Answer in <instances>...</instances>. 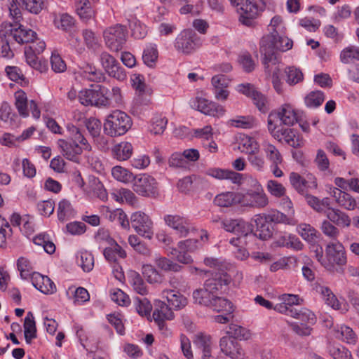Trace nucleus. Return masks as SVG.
I'll return each mask as SVG.
<instances>
[{"label":"nucleus","mask_w":359,"mask_h":359,"mask_svg":"<svg viewBox=\"0 0 359 359\" xmlns=\"http://www.w3.org/2000/svg\"><path fill=\"white\" fill-rule=\"evenodd\" d=\"M327 261L323 265L330 270L334 265L343 266L346 264L344 247L339 242L330 243L325 248Z\"/></svg>","instance_id":"10"},{"label":"nucleus","mask_w":359,"mask_h":359,"mask_svg":"<svg viewBox=\"0 0 359 359\" xmlns=\"http://www.w3.org/2000/svg\"><path fill=\"white\" fill-rule=\"evenodd\" d=\"M18 5L29 13L39 15L45 7L43 0H15Z\"/></svg>","instance_id":"36"},{"label":"nucleus","mask_w":359,"mask_h":359,"mask_svg":"<svg viewBox=\"0 0 359 359\" xmlns=\"http://www.w3.org/2000/svg\"><path fill=\"white\" fill-rule=\"evenodd\" d=\"M330 194L337 204L346 210H353L357 207L359 208V202L357 203L355 198L347 192L338 188H333L331 189Z\"/></svg>","instance_id":"24"},{"label":"nucleus","mask_w":359,"mask_h":359,"mask_svg":"<svg viewBox=\"0 0 359 359\" xmlns=\"http://www.w3.org/2000/svg\"><path fill=\"white\" fill-rule=\"evenodd\" d=\"M107 93V88L106 87L96 85L93 89L81 90L78 94V98L80 103L85 106L107 107L108 102L104 97Z\"/></svg>","instance_id":"7"},{"label":"nucleus","mask_w":359,"mask_h":359,"mask_svg":"<svg viewBox=\"0 0 359 359\" xmlns=\"http://www.w3.org/2000/svg\"><path fill=\"white\" fill-rule=\"evenodd\" d=\"M77 262L84 271L89 272L94 266V258L90 253L83 252L77 257Z\"/></svg>","instance_id":"54"},{"label":"nucleus","mask_w":359,"mask_h":359,"mask_svg":"<svg viewBox=\"0 0 359 359\" xmlns=\"http://www.w3.org/2000/svg\"><path fill=\"white\" fill-rule=\"evenodd\" d=\"M154 262L158 269L165 272H180L183 268L172 260L158 255H156Z\"/></svg>","instance_id":"32"},{"label":"nucleus","mask_w":359,"mask_h":359,"mask_svg":"<svg viewBox=\"0 0 359 359\" xmlns=\"http://www.w3.org/2000/svg\"><path fill=\"white\" fill-rule=\"evenodd\" d=\"M132 125V119L126 112L115 110L107 116L104 132L110 137H118L126 134Z\"/></svg>","instance_id":"4"},{"label":"nucleus","mask_w":359,"mask_h":359,"mask_svg":"<svg viewBox=\"0 0 359 359\" xmlns=\"http://www.w3.org/2000/svg\"><path fill=\"white\" fill-rule=\"evenodd\" d=\"M194 106L201 112L212 116H221L225 111L222 106L215 102H209L205 98L197 97L194 102Z\"/></svg>","instance_id":"25"},{"label":"nucleus","mask_w":359,"mask_h":359,"mask_svg":"<svg viewBox=\"0 0 359 359\" xmlns=\"http://www.w3.org/2000/svg\"><path fill=\"white\" fill-rule=\"evenodd\" d=\"M34 243L37 245L42 246L45 252L48 254H53L55 251V245L51 242L48 235L46 234H39L34 238Z\"/></svg>","instance_id":"51"},{"label":"nucleus","mask_w":359,"mask_h":359,"mask_svg":"<svg viewBox=\"0 0 359 359\" xmlns=\"http://www.w3.org/2000/svg\"><path fill=\"white\" fill-rule=\"evenodd\" d=\"M325 100L324 94L322 91L317 90L310 93L305 97V103L309 107H318L322 104Z\"/></svg>","instance_id":"53"},{"label":"nucleus","mask_w":359,"mask_h":359,"mask_svg":"<svg viewBox=\"0 0 359 359\" xmlns=\"http://www.w3.org/2000/svg\"><path fill=\"white\" fill-rule=\"evenodd\" d=\"M209 308L217 312L224 311L228 315H231L234 311L233 305L231 302L217 295L214 297Z\"/></svg>","instance_id":"38"},{"label":"nucleus","mask_w":359,"mask_h":359,"mask_svg":"<svg viewBox=\"0 0 359 359\" xmlns=\"http://www.w3.org/2000/svg\"><path fill=\"white\" fill-rule=\"evenodd\" d=\"M238 62L245 72H251L255 68V62L248 53L241 54L238 57Z\"/></svg>","instance_id":"62"},{"label":"nucleus","mask_w":359,"mask_h":359,"mask_svg":"<svg viewBox=\"0 0 359 359\" xmlns=\"http://www.w3.org/2000/svg\"><path fill=\"white\" fill-rule=\"evenodd\" d=\"M295 314H292V318L300 320L301 323L313 325L316 322V317L315 314L308 309H295Z\"/></svg>","instance_id":"45"},{"label":"nucleus","mask_w":359,"mask_h":359,"mask_svg":"<svg viewBox=\"0 0 359 359\" xmlns=\"http://www.w3.org/2000/svg\"><path fill=\"white\" fill-rule=\"evenodd\" d=\"M276 124L270 123L268 126L269 133L278 142H281L283 139L290 146L297 148L301 147L302 141L297 133L293 128H281L277 129Z\"/></svg>","instance_id":"13"},{"label":"nucleus","mask_w":359,"mask_h":359,"mask_svg":"<svg viewBox=\"0 0 359 359\" xmlns=\"http://www.w3.org/2000/svg\"><path fill=\"white\" fill-rule=\"evenodd\" d=\"M325 214L330 222L337 226H349L351 224L350 217L338 209L329 208Z\"/></svg>","instance_id":"33"},{"label":"nucleus","mask_w":359,"mask_h":359,"mask_svg":"<svg viewBox=\"0 0 359 359\" xmlns=\"http://www.w3.org/2000/svg\"><path fill=\"white\" fill-rule=\"evenodd\" d=\"M76 212L68 200L63 199L57 208V218L60 222H65L74 217Z\"/></svg>","instance_id":"39"},{"label":"nucleus","mask_w":359,"mask_h":359,"mask_svg":"<svg viewBox=\"0 0 359 359\" xmlns=\"http://www.w3.org/2000/svg\"><path fill=\"white\" fill-rule=\"evenodd\" d=\"M292 47V41L286 36H281L276 29L266 34L260 39L259 53L262 57V64L265 71H271L270 65H277L280 62L278 51L284 52Z\"/></svg>","instance_id":"1"},{"label":"nucleus","mask_w":359,"mask_h":359,"mask_svg":"<svg viewBox=\"0 0 359 359\" xmlns=\"http://www.w3.org/2000/svg\"><path fill=\"white\" fill-rule=\"evenodd\" d=\"M158 58V50L154 46H147L142 55L144 62L149 67H153Z\"/></svg>","instance_id":"56"},{"label":"nucleus","mask_w":359,"mask_h":359,"mask_svg":"<svg viewBox=\"0 0 359 359\" xmlns=\"http://www.w3.org/2000/svg\"><path fill=\"white\" fill-rule=\"evenodd\" d=\"M327 351L333 359H353L351 351L341 344H330Z\"/></svg>","instance_id":"42"},{"label":"nucleus","mask_w":359,"mask_h":359,"mask_svg":"<svg viewBox=\"0 0 359 359\" xmlns=\"http://www.w3.org/2000/svg\"><path fill=\"white\" fill-rule=\"evenodd\" d=\"M143 275L146 280L151 284L161 283L164 279V276L159 272L154 266L146 264L143 266Z\"/></svg>","instance_id":"43"},{"label":"nucleus","mask_w":359,"mask_h":359,"mask_svg":"<svg viewBox=\"0 0 359 359\" xmlns=\"http://www.w3.org/2000/svg\"><path fill=\"white\" fill-rule=\"evenodd\" d=\"M338 332L340 334L338 337L348 344H355L357 341L356 334L353 330L348 326H341Z\"/></svg>","instance_id":"61"},{"label":"nucleus","mask_w":359,"mask_h":359,"mask_svg":"<svg viewBox=\"0 0 359 359\" xmlns=\"http://www.w3.org/2000/svg\"><path fill=\"white\" fill-rule=\"evenodd\" d=\"M133 150V148L130 143L122 142L114 147L112 155L118 161H126L131 156Z\"/></svg>","instance_id":"35"},{"label":"nucleus","mask_w":359,"mask_h":359,"mask_svg":"<svg viewBox=\"0 0 359 359\" xmlns=\"http://www.w3.org/2000/svg\"><path fill=\"white\" fill-rule=\"evenodd\" d=\"M237 195L234 192L227 191L217 195L214 203L219 207H229L237 202Z\"/></svg>","instance_id":"46"},{"label":"nucleus","mask_w":359,"mask_h":359,"mask_svg":"<svg viewBox=\"0 0 359 359\" xmlns=\"http://www.w3.org/2000/svg\"><path fill=\"white\" fill-rule=\"evenodd\" d=\"M340 58L344 63L351 62L354 59L359 60V48L354 46L345 48L341 53Z\"/></svg>","instance_id":"60"},{"label":"nucleus","mask_w":359,"mask_h":359,"mask_svg":"<svg viewBox=\"0 0 359 359\" xmlns=\"http://www.w3.org/2000/svg\"><path fill=\"white\" fill-rule=\"evenodd\" d=\"M131 284L133 290L141 295H146L148 290L145 283L139 273H134L131 276Z\"/></svg>","instance_id":"58"},{"label":"nucleus","mask_w":359,"mask_h":359,"mask_svg":"<svg viewBox=\"0 0 359 359\" xmlns=\"http://www.w3.org/2000/svg\"><path fill=\"white\" fill-rule=\"evenodd\" d=\"M290 182L292 186L300 194H306L307 188L316 187L317 184L315 181L309 182L304 179L299 174L292 172L290 175Z\"/></svg>","instance_id":"34"},{"label":"nucleus","mask_w":359,"mask_h":359,"mask_svg":"<svg viewBox=\"0 0 359 359\" xmlns=\"http://www.w3.org/2000/svg\"><path fill=\"white\" fill-rule=\"evenodd\" d=\"M219 347L222 353L233 359H241L244 351L240 344L232 336H224L220 339Z\"/></svg>","instance_id":"18"},{"label":"nucleus","mask_w":359,"mask_h":359,"mask_svg":"<svg viewBox=\"0 0 359 359\" xmlns=\"http://www.w3.org/2000/svg\"><path fill=\"white\" fill-rule=\"evenodd\" d=\"M95 240L100 245V248L103 247L102 245L108 246L116 241L110 236L109 231L103 229L97 231L95 236Z\"/></svg>","instance_id":"63"},{"label":"nucleus","mask_w":359,"mask_h":359,"mask_svg":"<svg viewBox=\"0 0 359 359\" xmlns=\"http://www.w3.org/2000/svg\"><path fill=\"white\" fill-rule=\"evenodd\" d=\"M126 36V27L119 24L107 28L103 32L106 46L110 50L115 52L123 48Z\"/></svg>","instance_id":"6"},{"label":"nucleus","mask_w":359,"mask_h":359,"mask_svg":"<svg viewBox=\"0 0 359 359\" xmlns=\"http://www.w3.org/2000/svg\"><path fill=\"white\" fill-rule=\"evenodd\" d=\"M263 147L266 157L270 163V165L283 163V157L275 145L266 142L263 144Z\"/></svg>","instance_id":"37"},{"label":"nucleus","mask_w":359,"mask_h":359,"mask_svg":"<svg viewBox=\"0 0 359 359\" xmlns=\"http://www.w3.org/2000/svg\"><path fill=\"white\" fill-rule=\"evenodd\" d=\"M238 90L242 94L250 97L257 109L262 113L269 110L266 97L250 83H242L238 86Z\"/></svg>","instance_id":"15"},{"label":"nucleus","mask_w":359,"mask_h":359,"mask_svg":"<svg viewBox=\"0 0 359 359\" xmlns=\"http://www.w3.org/2000/svg\"><path fill=\"white\" fill-rule=\"evenodd\" d=\"M162 297L165 299L168 305L173 309H180L187 304V299L181 293L172 290H164L162 292Z\"/></svg>","instance_id":"29"},{"label":"nucleus","mask_w":359,"mask_h":359,"mask_svg":"<svg viewBox=\"0 0 359 359\" xmlns=\"http://www.w3.org/2000/svg\"><path fill=\"white\" fill-rule=\"evenodd\" d=\"M231 281V278L227 273L216 274L215 277L209 278L205 280L203 287L212 294L222 288L223 285H228Z\"/></svg>","instance_id":"27"},{"label":"nucleus","mask_w":359,"mask_h":359,"mask_svg":"<svg viewBox=\"0 0 359 359\" xmlns=\"http://www.w3.org/2000/svg\"><path fill=\"white\" fill-rule=\"evenodd\" d=\"M133 81V86L136 90V96L133 100L134 106L139 108L141 106L148 105L151 102V89L139 77Z\"/></svg>","instance_id":"22"},{"label":"nucleus","mask_w":359,"mask_h":359,"mask_svg":"<svg viewBox=\"0 0 359 359\" xmlns=\"http://www.w3.org/2000/svg\"><path fill=\"white\" fill-rule=\"evenodd\" d=\"M81 75L88 81L97 83L102 82L105 79L104 74L92 65H87L83 69Z\"/></svg>","instance_id":"44"},{"label":"nucleus","mask_w":359,"mask_h":359,"mask_svg":"<svg viewBox=\"0 0 359 359\" xmlns=\"http://www.w3.org/2000/svg\"><path fill=\"white\" fill-rule=\"evenodd\" d=\"M174 317L172 308L165 302L161 300H156L154 302V311L153 318L155 322L158 323L160 329H163L165 326V320H172Z\"/></svg>","instance_id":"20"},{"label":"nucleus","mask_w":359,"mask_h":359,"mask_svg":"<svg viewBox=\"0 0 359 359\" xmlns=\"http://www.w3.org/2000/svg\"><path fill=\"white\" fill-rule=\"evenodd\" d=\"M163 219L181 237L187 236L193 228L189 219L179 215H166Z\"/></svg>","instance_id":"16"},{"label":"nucleus","mask_w":359,"mask_h":359,"mask_svg":"<svg viewBox=\"0 0 359 359\" xmlns=\"http://www.w3.org/2000/svg\"><path fill=\"white\" fill-rule=\"evenodd\" d=\"M76 11L80 18L86 23L95 18V11L88 0H77Z\"/></svg>","instance_id":"31"},{"label":"nucleus","mask_w":359,"mask_h":359,"mask_svg":"<svg viewBox=\"0 0 359 359\" xmlns=\"http://www.w3.org/2000/svg\"><path fill=\"white\" fill-rule=\"evenodd\" d=\"M9 36L20 44L34 42L36 33L30 29H27L21 24L10 25Z\"/></svg>","instance_id":"19"},{"label":"nucleus","mask_w":359,"mask_h":359,"mask_svg":"<svg viewBox=\"0 0 359 359\" xmlns=\"http://www.w3.org/2000/svg\"><path fill=\"white\" fill-rule=\"evenodd\" d=\"M203 43L201 38L191 29L182 31L175 38L174 46L177 52L189 55L199 48Z\"/></svg>","instance_id":"5"},{"label":"nucleus","mask_w":359,"mask_h":359,"mask_svg":"<svg viewBox=\"0 0 359 359\" xmlns=\"http://www.w3.org/2000/svg\"><path fill=\"white\" fill-rule=\"evenodd\" d=\"M17 269L20 272L21 278L24 280L29 278H32V274L35 273L33 271V267L30 262L23 257H20L17 260Z\"/></svg>","instance_id":"48"},{"label":"nucleus","mask_w":359,"mask_h":359,"mask_svg":"<svg viewBox=\"0 0 359 359\" xmlns=\"http://www.w3.org/2000/svg\"><path fill=\"white\" fill-rule=\"evenodd\" d=\"M15 104L19 114L23 117H27L29 116V111L27 109L28 100L26 93L22 90L17 91L15 93Z\"/></svg>","instance_id":"47"},{"label":"nucleus","mask_w":359,"mask_h":359,"mask_svg":"<svg viewBox=\"0 0 359 359\" xmlns=\"http://www.w3.org/2000/svg\"><path fill=\"white\" fill-rule=\"evenodd\" d=\"M222 225L226 231L238 235L247 236L252 233L251 225L242 219H226L222 222Z\"/></svg>","instance_id":"21"},{"label":"nucleus","mask_w":359,"mask_h":359,"mask_svg":"<svg viewBox=\"0 0 359 359\" xmlns=\"http://www.w3.org/2000/svg\"><path fill=\"white\" fill-rule=\"evenodd\" d=\"M254 221L256 227L253 236L260 240L266 241L273 234V223H286L288 219L283 213L278 210H272L268 214L255 215Z\"/></svg>","instance_id":"3"},{"label":"nucleus","mask_w":359,"mask_h":359,"mask_svg":"<svg viewBox=\"0 0 359 359\" xmlns=\"http://www.w3.org/2000/svg\"><path fill=\"white\" fill-rule=\"evenodd\" d=\"M103 255L109 263L116 264L118 258L124 259L127 254L123 248L115 241L104 248Z\"/></svg>","instance_id":"30"},{"label":"nucleus","mask_w":359,"mask_h":359,"mask_svg":"<svg viewBox=\"0 0 359 359\" xmlns=\"http://www.w3.org/2000/svg\"><path fill=\"white\" fill-rule=\"evenodd\" d=\"M194 344L201 352V359H214L212 355V342L210 335L200 332L194 336Z\"/></svg>","instance_id":"23"},{"label":"nucleus","mask_w":359,"mask_h":359,"mask_svg":"<svg viewBox=\"0 0 359 359\" xmlns=\"http://www.w3.org/2000/svg\"><path fill=\"white\" fill-rule=\"evenodd\" d=\"M135 301L136 302L135 309L141 316H147L150 314L152 306L147 298L137 297Z\"/></svg>","instance_id":"59"},{"label":"nucleus","mask_w":359,"mask_h":359,"mask_svg":"<svg viewBox=\"0 0 359 359\" xmlns=\"http://www.w3.org/2000/svg\"><path fill=\"white\" fill-rule=\"evenodd\" d=\"M24 334L26 342L30 344L36 337V327L32 312H28L24 322Z\"/></svg>","instance_id":"40"},{"label":"nucleus","mask_w":359,"mask_h":359,"mask_svg":"<svg viewBox=\"0 0 359 359\" xmlns=\"http://www.w3.org/2000/svg\"><path fill=\"white\" fill-rule=\"evenodd\" d=\"M239 149L242 152L249 154L251 151H259V148L257 142L252 137L245 136L241 139L240 142Z\"/></svg>","instance_id":"55"},{"label":"nucleus","mask_w":359,"mask_h":359,"mask_svg":"<svg viewBox=\"0 0 359 359\" xmlns=\"http://www.w3.org/2000/svg\"><path fill=\"white\" fill-rule=\"evenodd\" d=\"M247 159L250 165L258 172H263L265 169L266 162L264 156L259 151H251L248 154Z\"/></svg>","instance_id":"49"},{"label":"nucleus","mask_w":359,"mask_h":359,"mask_svg":"<svg viewBox=\"0 0 359 359\" xmlns=\"http://www.w3.org/2000/svg\"><path fill=\"white\" fill-rule=\"evenodd\" d=\"M285 74L287 75L286 81L291 86L298 83L304 79V76L301 70L294 67L287 68L285 69Z\"/></svg>","instance_id":"57"},{"label":"nucleus","mask_w":359,"mask_h":359,"mask_svg":"<svg viewBox=\"0 0 359 359\" xmlns=\"http://www.w3.org/2000/svg\"><path fill=\"white\" fill-rule=\"evenodd\" d=\"M67 140L60 139L58 147L62 155L68 160L79 163L83 150L90 151L91 145L84 137L81 130L72 124L67 126Z\"/></svg>","instance_id":"2"},{"label":"nucleus","mask_w":359,"mask_h":359,"mask_svg":"<svg viewBox=\"0 0 359 359\" xmlns=\"http://www.w3.org/2000/svg\"><path fill=\"white\" fill-rule=\"evenodd\" d=\"M205 174L218 180H230L235 184L239 183L242 178V175L240 173L217 168H208Z\"/></svg>","instance_id":"28"},{"label":"nucleus","mask_w":359,"mask_h":359,"mask_svg":"<svg viewBox=\"0 0 359 359\" xmlns=\"http://www.w3.org/2000/svg\"><path fill=\"white\" fill-rule=\"evenodd\" d=\"M297 231L303 239L313 242L317 238V231L310 224H301L297 226Z\"/></svg>","instance_id":"50"},{"label":"nucleus","mask_w":359,"mask_h":359,"mask_svg":"<svg viewBox=\"0 0 359 359\" xmlns=\"http://www.w3.org/2000/svg\"><path fill=\"white\" fill-rule=\"evenodd\" d=\"M245 206L264 208L268 204V198L260 185L255 190H249L239 200Z\"/></svg>","instance_id":"17"},{"label":"nucleus","mask_w":359,"mask_h":359,"mask_svg":"<svg viewBox=\"0 0 359 359\" xmlns=\"http://www.w3.org/2000/svg\"><path fill=\"white\" fill-rule=\"evenodd\" d=\"M85 126L93 137L99 136L101 130V122L100 120L90 117L85 121Z\"/></svg>","instance_id":"64"},{"label":"nucleus","mask_w":359,"mask_h":359,"mask_svg":"<svg viewBox=\"0 0 359 359\" xmlns=\"http://www.w3.org/2000/svg\"><path fill=\"white\" fill-rule=\"evenodd\" d=\"M233 6L240 13L239 21L243 25L250 27L257 25L255 20L259 15V10L254 0H237Z\"/></svg>","instance_id":"8"},{"label":"nucleus","mask_w":359,"mask_h":359,"mask_svg":"<svg viewBox=\"0 0 359 359\" xmlns=\"http://www.w3.org/2000/svg\"><path fill=\"white\" fill-rule=\"evenodd\" d=\"M31 280L34 287L43 294H53L56 292L55 283L47 276L36 272L32 274Z\"/></svg>","instance_id":"26"},{"label":"nucleus","mask_w":359,"mask_h":359,"mask_svg":"<svg viewBox=\"0 0 359 359\" xmlns=\"http://www.w3.org/2000/svg\"><path fill=\"white\" fill-rule=\"evenodd\" d=\"M216 294H212L205 287L196 289L193 292L194 302L209 307Z\"/></svg>","instance_id":"41"},{"label":"nucleus","mask_w":359,"mask_h":359,"mask_svg":"<svg viewBox=\"0 0 359 359\" xmlns=\"http://www.w3.org/2000/svg\"><path fill=\"white\" fill-rule=\"evenodd\" d=\"M101 65L109 76L118 81H124L126 79L125 69L119 62L107 52H102L100 55Z\"/></svg>","instance_id":"14"},{"label":"nucleus","mask_w":359,"mask_h":359,"mask_svg":"<svg viewBox=\"0 0 359 359\" xmlns=\"http://www.w3.org/2000/svg\"><path fill=\"white\" fill-rule=\"evenodd\" d=\"M299 116L300 114L292 105L284 104L278 109L270 112L267 124L268 126L270 123L275 124V120L279 119L282 124L292 126L299 121Z\"/></svg>","instance_id":"9"},{"label":"nucleus","mask_w":359,"mask_h":359,"mask_svg":"<svg viewBox=\"0 0 359 359\" xmlns=\"http://www.w3.org/2000/svg\"><path fill=\"white\" fill-rule=\"evenodd\" d=\"M133 190L143 196L156 197L158 195L157 182L149 175H140L134 178Z\"/></svg>","instance_id":"12"},{"label":"nucleus","mask_w":359,"mask_h":359,"mask_svg":"<svg viewBox=\"0 0 359 359\" xmlns=\"http://www.w3.org/2000/svg\"><path fill=\"white\" fill-rule=\"evenodd\" d=\"M129 26L132 30V35L136 39H143L147 34V27L140 20L134 19L130 22Z\"/></svg>","instance_id":"52"},{"label":"nucleus","mask_w":359,"mask_h":359,"mask_svg":"<svg viewBox=\"0 0 359 359\" xmlns=\"http://www.w3.org/2000/svg\"><path fill=\"white\" fill-rule=\"evenodd\" d=\"M130 223L138 235L151 239L154 235L153 222L147 215L141 211L135 212L130 217Z\"/></svg>","instance_id":"11"}]
</instances>
